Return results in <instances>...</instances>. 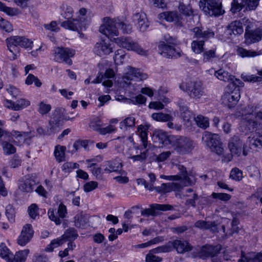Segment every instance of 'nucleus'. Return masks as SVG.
Here are the masks:
<instances>
[{
  "mask_svg": "<svg viewBox=\"0 0 262 262\" xmlns=\"http://www.w3.org/2000/svg\"><path fill=\"white\" fill-rule=\"evenodd\" d=\"M119 28L126 33H129L132 31L130 25L126 24L118 18L111 19L106 17L103 18V23L99 28V31L108 38H112L119 35Z\"/></svg>",
  "mask_w": 262,
  "mask_h": 262,
  "instance_id": "f257e3e1",
  "label": "nucleus"
},
{
  "mask_svg": "<svg viewBox=\"0 0 262 262\" xmlns=\"http://www.w3.org/2000/svg\"><path fill=\"white\" fill-rule=\"evenodd\" d=\"M244 23L245 26V43L250 45L259 41L262 38V29L257 28L253 29V23L246 17L244 18Z\"/></svg>",
  "mask_w": 262,
  "mask_h": 262,
  "instance_id": "f03ea898",
  "label": "nucleus"
},
{
  "mask_svg": "<svg viewBox=\"0 0 262 262\" xmlns=\"http://www.w3.org/2000/svg\"><path fill=\"white\" fill-rule=\"evenodd\" d=\"M202 140L211 151L219 156L224 153L222 143L219 135L205 132L202 136Z\"/></svg>",
  "mask_w": 262,
  "mask_h": 262,
  "instance_id": "7ed1b4c3",
  "label": "nucleus"
},
{
  "mask_svg": "<svg viewBox=\"0 0 262 262\" xmlns=\"http://www.w3.org/2000/svg\"><path fill=\"white\" fill-rule=\"evenodd\" d=\"M179 88L183 91L187 92L190 97L195 100L199 99L205 95L204 88L200 81L183 82Z\"/></svg>",
  "mask_w": 262,
  "mask_h": 262,
  "instance_id": "20e7f679",
  "label": "nucleus"
},
{
  "mask_svg": "<svg viewBox=\"0 0 262 262\" xmlns=\"http://www.w3.org/2000/svg\"><path fill=\"white\" fill-rule=\"evenodd\" d=\"M228 147L232 155L238 157L241 156L242 152L246 156L249 152L247 143H244L241 136L238 135H234L229 139Z\"/></svg>",
  "mask_w": 262,
  "mask_h": 262,
  "instance_id": "39448f33",
  "label": "nucleus"
},
{
  "mask_svg": "<svg viewBox=\"0 0 262 262\" xmlns=\"http://www.w3.org/2000/svg\"><path fill=\"white\" fill-rule=\"evenodd\" d=\"M170 144L180 154H185L191 151L194 146L189 139L181 136H172L170 138Z\"/></svg>",
  "mask_w": 262,
  "mask_h": 262,
  "instance_id": "423d86ee",
  "label": "nucleus"
},
{
  "mask_svg": "<svg viewBox=\"0 0 262 262\" xmlns=\"http://www.w3.org/2000/svg\"><path fill=\"white\" fill-rule=\"evenodd\" d=\"M199 6L206 14L211 16L218 17L225 12L221 3L215 0H200Z\"/></svg>",
  "mask_w": 262,
  "mask_h": 262,
  "instance_id": "0eeeda50",
  "label": "nucleus"
},
{
  "mask_svg": "<svg viewBox=\"0 0 262 262\" xmlns=\"http://www.w3.org/2000/svg\"><path fill=\"white\" fill-rule=\"evenodd\" d=\"M148 75L138 69L127 66L125 69V73L122 77L123 82L130 84L133 80L140 81L146 79Z\"/></svg>",
  "mask_w": 262,
  "mask_h": 262,
  "instance_id": "6e6552de",
  "label": "nucleus"
},
{
  "mask_svg": "<svg viewBox=\"0 0 262 262\" xmlns=\"http://www.w3.org/2000/svg\"><path fill=\"white\" fill-rule=\"evenodd\" d=\"M54 60L58 62H64L69 65L72 64V60L71 59L73 57L75 52L74 50L68 48L56 47L54 50Z\"/></svg>",
  "mask_w": 262,
  "mask_h": 262,
  "instance_id": "1a4fd4ad",
  "label": "nucleus"
},
{
  "mask_svg": "<svg viewBox=\"0 0 262 262\" xmlns=\"http://www.w3.org/2000/svg\"><path fill=\"white\" fill-rule=\"evenodd\" d=\"M115 41L119 46L128 50L134 51L142 55H146L147 54V51L144 50L141 48L137 42H134L129 38L123 37L117 38L115 39Z\"/></svg>",
  "mask_w": 262,
  "mask_h": 262,
  "instance_id": "9d476101",
  "label": "nucleus"
},
{
  "mask_svg": "<svg viewBox=\"0 0 262 262\" xmlns=\"http://www.w3.org/2000/svg\"><path fill=\"white\" fill-rule=\"evenodd\" d=\"M173 209V206L169 204H152L150 205V208L142 210L141 214L142 216L149 217L151 215L157 216L161 211H166Z\"/></svg>",
  "mask_w": 262,
  "mask_h": 262,
  "instance_id": "9b49d317",
  "label": "nucleus"
},
{
  "mask_svg": "<svg viewBox=\"0 0 262 262\" xmlns=\"http://www.w3.org/2000/svg\"><path fill=\"white\" fill-rule=\"evenodd\" d=\"M246 114L254 115L255 120L249 119L248 122L249 125L252 126L253 128H257L262 123V109L259 110L257 107L253 106H248L246 108Z\"/></svg>",
  "mask_w": 262,
  "mask_h": 262,
  "instance_id": "f8f14e48",
  "label": "nucleus"
},
{
  "mask_svg": "<svg viewBox=\"0 0 262 262\" xmlns=\"http://www.w3.org/2000/svg\"><path fill=\"white\" fill-rule=\"evenodd\" d=\"M158 48L160 53L164 57L173 58L181 56L179 50L173 46L167 45L164 42H160Z\"/></svg>",
  "mask_w": 262,
  "mask_h": 262,
  "instance_id": "ddd939ff",
  "label": "nucleus"
},
{
  "mask_svg": "<svg viewBox=\"0 0 262 262\" xmlns=\"http://www.w3.org/2000/svg\"><path fill=\"white\" fill-rule=\"evenodd\" d=\"M222 249V246L220 244L216 245H205L201 249L200 255L203 258L209 257L212 258L219 254Z\"/></svg>",
  "mask_w": 262,
  "mask_h": 262,
  "instance_id": "4468645a",
  "label": "nucleus"
},
{
  "mask_svg": "<svg viewBox=\"0 0 262 262\" xmlns=\"http://www.w3.org/2000/svg\"><path fill=\"white\" fill-rule=\"evenodd\" d=\"M239 98L240 94L237 91L225 93L222 97V102L224 105L231 108L237 104Z\"/></svg>",
  "mask_w": 262,
  "mask_h": 262,
  "instance_id": "2eb2a0df",
  "label": "nucleus"
},
{
  "mask_svg": "<svg viewBox=\"0 0 262 262\" xmlns=\"http://www.w3.org/2000/svg\"><path fill=\"white\" fill-rule=\"evenodd\" d=\"M34 231L30 224H26L23 227L20 235L17 239L18 245L24 246L30 242L32 238Z\"/></svg>",
  "mask_w": 262,
  "mask_h": 262,
  "instance_id": "dca6fc26",
  "label": "nucleus"
},
{
  "mask_svg": "<svg viewBox=\"0 0 262 262\" xmlns=\"http://www.w3.org/2000/svg\"><path fill=\"white\" fill-rule=\"evenodd\" d=\"M237 262H262V252H241V258Z\"/></svg>",
  "mask_w": 262,
  "mask_h": 262,
  "instance_id": "f3484780",
  "label": "nucleus"
},
{
  "mask_svg": "<svg viewBox=\"0 0 262 262\" xmlns=\"http://www.w3.org/2000/svg\"><path fill=\"white\" fill-rule=\"evenodd\" d=\"M169 251V248L167 246H161L151 250L146 255V262H161L162 258L155 255L161 252H167Z\"/></svg>",
  "mask_w": 262,
  "mask_h": 262,
  "instance_id": "a211bd4d",
  "label": "nucleus"
},
{
  "mask_svg": "<svg viewBox=\"0 0 262 262\" xmlns=\"http://www.w3.org/2000/svg\"><path fill=\"white\" fill-rule=\"evenodd\" d=\"M94 51L97 55L101 57L113 52V48L111 44L107 43L104 40H102L96 43Z\"/></svg>",
  "mask_w": 262,
  "mask_h": 262,
  "instance_id": "6ab92c4d",
  "label": "nucleus"
},
{
  "mask_svg": "<svg viewBox=\"0 0 262 262\" xmlns=\"http://www.w3.org/2000/svg\"><path fill=\"white\" fill-rule=\"evenodd\" d=\"M259 0H243L241 4L237 5L236 7L231 8L232 13H235L239 12L244 8H246V10H255L258 5Z\"/></svg>",
  "mask_w": 262,
  "mask_h": 262,
  "instance_id": "aec40b11",
  "label": "nucleus"
},
{
  "mask_svg": "<svg viewBox=\"0 0 262 262\" xmlns=\"http://www.w3.org/2000/svg\"><path fill=\"white\" fill-rule=\"evenodd\" d=\"M248 144V148L262 147V134L259 133H255L251 134L247 140V145Z\"/></svg>",
  "mask_w": 262,
  "mask_h": 262,
  "instance_id": "412c9836",
  "label": "nucleus"
},
{
  "mask_svg": "<svg viewBox=\"0 0 262 262\" xmlns=\"http://www.w3.org/2000/svg\"><path fill=\"white\" fill-rule=\"evenodd\" d=\"M182 185L179 183H163L160 186L156 187L155 189L157 192L167 193L171 191L178 190L182 188Z\"/></svg>",
  "mask_w": 262,
  "mask_h": 262,
  "instance_id": "4be33fe9",
  "label": "nucleus"
},
{
  "mask_svg": "<svg viewBox=\"0 0 262 262\" xmlns=\"http://www.w3.org/2000/svg\"><path fill=\"white\" fill-rule=\"evenodd\" d=\"M243 25L245 26L244 23V18L241 20H235L232 21L228 26V31L231 35H239L243 33L244 29Z\"/></svg>",
  "mask_w": 262,
  "mask_h": 262,
  "instance_id": "5701e85b",
  "label": "nucleus"
},
{
  "mask_svg": "<svg viewBox=\"0 0 262 262\" xmlns=\"http://www.w3.org/2000/svg\"><path fill=\"white\" fill-rule=\"evenodd\" d=\"M22 36H12L6 39L7 43V47L10 52L12 53L13 56L12 57V59H15L16 58V54L14 53L16 49L17 46H20V42L21 40Z\"/></svg>",
  "mask_w": 262,
  "mask_h": 262,
  "instance_id": "b1692460",
  "label": "nucleus"
},
{
  "mask_svg": "<svg viewBox=\"0 0 262 262\" xmlns=\"http://www.w3.org/2000/svg\"><path fill=\"white\" fill-rule=\"evenodd\" d=\"M194 33V38L197 39L202 38L203 40H206L209 38L213 37L214 33L210 29L204 30L202 27H195L193 29Z\"/></svg>",
  "mask_w": 262,
  "mask_h": 262,
  "instance_id": "393cba45",
  "label": "nucleus"
},
{
  "mask_svg": "<svg viewBox=\"0 0 262 262\" xmlns=\"http://www.w3.org/2000/svg\"><path fill=\"white\" fill-rule=\"evenodd\" d=\"M134 20L138 25L140 31L144 32L148 27V23L145 13H137L134 16Z\"/></svg>",
  "mask_w": 262,
  "mask_h": 262,
  "instance_id": "a878e982",
  "label": "nucleus"
},
{
  "mask_svg": "<svg viewBox=\"0 0 262 262\" xmlns=\"http://www.w3.org/2000/svg\"><path fill=\"white\" fill-rule=\"evenodd\" d=\"M172 245L179 253H183L192 250V247L185 241L179 239L174 240L172 242Z\"/></svg>",
  "mask_w": 262,
  "mask_h": 262,
  "instance_id": "bb28decb",
  "label": "nucleus"
},
{
  "mask_svg": "<svg viewBox=\"0 0 262 262\" xmlns=\"http://www.w3.org/2000/svg\"><path fill=\"white\" fill-rule=\"evenodd\" d=\"M194 226L201 229L210 230L212 232H217V224L215 222H206L199 220L195 222Z\"/></svg>",
  "mask_w": 262,
  "mask_h": 262,
  "instance_id": "cd10ccee",
  "label": "nucleus"
},
{
  "mask_svg": "<svg viewBox=\"0 0 262 262\" xmlns=\"http://www.w3.org/2000/svg\"><path fill=\"white\" fill-rule=\"evenodd\" d=\"M77 19H68L67 20L63 21L61 26L66 29H69L73 31H77L81 28L80 20Z\"/></svg>",
  "mask_w": 262,
  "mask_h": 262,
  "instance_id": "c85d7f7f",
  "label": "nucleus"
},
{
  "mask_svg": "<svg viewBox=\"0 0 262 262\" xmlns=\"http://www.w3.org/2000/svg\"><path fill=\"white\" fill-rule=\"evenodd\" d=\"M149 127V125L145 124L140 125L137 128V133L141 138L143 146L144 148H146L147 146V131Z\"/></svg>",
  "mask_w": 262,
  "mask_h": 262,
  "instance_id": "c756f323",
  "label": "nucleus"
},
{
  "mask_svg": "<svg viewBox=\"0 0 262 262\" xmlns=\"http://www.w3.org/2000/svg\"><path fill=\"white\" fill-rule=\"evenodd\" d=\"M155 139H157L160 144L163 145L170 144V138L172 136H168L166 133L162 130H155L154 133Z\"/></svg>",
  "mask_w": 262,
  "mask_h": 262,
  "instance_id": "7c9ffc66",
  "label": "nucleus"
},
{
  "mask_svg": "<svg viewBox=\"0 0 262 262\" xmlns=\"http://www.w3.org/2000/svg\"><path fill=\"white\" fill-rule=\"evenodd\" d=\"M35 185V182L34 180L26 179L20 181L18 188L24 192H30L33 191Z\"/></svg>",
  "mask_w": 262,
  "mask_h": 262,
  "instance_id": "2f4dec72",
  "label": "nucleus"
},
{
  "mask_svg": "<svg viewBox=\"0 0 262 262\" xmlns=\"http://www.w3.org/2000/svg\"><path fill=\"white\" fill-rule=\"evenodd\" d=\"M236 51L237 55L242 58L254 57L260 54V52L247 50L243 47H238Z\"/></svg>",
  "mask_w": 262,
  "mask_h": 262,
  "instance_id": "473e14b6",
  "label": "nucleus"
},
{
  "mask_svg": "<svg viewBox=\"0 0 262 262\" xmlns=\"http://www.w3.org/2000/svg\"><path fill=\"white\" fill-rule=\"evenodd\" d=\"M136 119L134 117L128 116L121 121L119 123V127L121 129L127 130L135 127Z\"/></svg>",
  "mask_w": 262,
  "mask_h": 262,
  "instance_id": "72a5a7b5",
  "label": "nucleus"
},
{
  "mask_svg": "<svg viewBox=\"0 0 262 262\" xmlns=\"http://www.w3.org/2000/svg\"><path fill=\"white\" fill-rule=\"evenodd\" d=\"M121 167L122 164L119 161H107V167L104 168V171L106 173L118 172L121 170Z\"/></svg>",
  "mask_w": 262,
  "mask_h": 262,
  "instance_id": "f704fd0d",
  "label": "nucleus"
},
{
  "mask_svg": "<svg viewBox=\"0 0 262 262\" xmlns=\"http://www.w3.org/2000/svg\"><path fill=\"white\" fill-rule=\"evenodd\" d=\"M214 75L218 79L225 82H230V80L233 78V75L223 69H220L215 71Z\"/></svg>",
  "mask_w": 262,
  "mask_h": 262,
  "instance_id": "c9c22d12",
  "label": "nucleus"
},
{
  "mask_svg": "<svg viewBox=\"0 0 262 262\" xmlns=\"http://www.w3.org/2000/svg\"><path fill=\"white\" fill-rule=\"evenodd\" d=\"M66 242L64 238L61 235L60 237L52 240L51 243L47 246L45 250L48 252H52L54 248L61 246Z\"/></svg>",
  "mask_w": 262,
  "mask_h": 262,
  "instance_id": "e433bc0d",
  "label": "nucleus"
},
{
  "mask_svg": "<svg viewBox=\"0 0 262 262\" xmlns=\"http://www.w3.org/2000/svg\"><path fill=\"white\" fill-rule=\"evenodd\" d=\"M29 249L19 251L14 255V258L11 260L12 262H25L27 257L29 253Z\"/></svg>",
  "mask_w": 262,
  "mask_h": 262,
  "instance_id": "4c0bfd02",
  "label": "nucleus"
},
{
  "mask_svg": "<svg viewBox=\"0 0 262 262\" xmlns=\"http://www.w3.org/2000/svg\"><path fill=\"white\" fill-rule=\"evenodd\" d=\"M62 235L66 241H74L78 236L76 230L74 228H68Z\"/></svg>",
  "mask_w": 262,
  "mask_h": 262,
  "instance_id": "58836bf2",
  "label": "nucleus"
},
{
  "mask_svg": "<svg viewBox=\"0 0 262 262\" xmlns=\"http://www.w3.org/2000/svg\"><path fill=\"white\" fill-rule=\"evenodd\" d=\"M204 40H194L191 42V47L192 51L196 54H200L203 51L205 43Z\"/></svg>",
  "mask_w": 262,
  "mask_h": 262,
  "instance_id": "ea45409f",
  "label": "nucleus"
},
{
  "mask_svg": "<svg viewBox=\"0 0 262 262\" xmlns=\"http://www.w3.org/2000/svg\"><path fill=\"white\" fill-rule=\"evenodd\" d=\"M0 11L4 12L7 15L13 16L20 13L17 8L7 7L4 4L0 1Z\"/></svg>",
  "mask_w": 262,
  "mask_h": 262,
  "instance_id": "a19ab883",
  "label": "nucleus"
},
{
  "mask_svg": "<svg viewBox=\"0 0 262 262\" xmlns=\"http://www.w3.org/2000/svg\"><path fill=\"white\" fill-rule=\"evenodd\" d=\"M151 117L157 121L166 122L172 120V117L171 115L163 113H153Z\"/></svg>",
  "mask_w": 262,
  "mask_h": 262,
  "instance_id": "79ce46f5",
  "label": "nucleus"
},
{
  "mask_svg": "<svg viewBox=\"0 0 262 262\" xmlns=\"http://www.w3.org/2000/svg\"><path fill=\"white\" fill-rule=\"evenodd\" d=\"M161 18H163L167 21L172 22L178 20V14L176 12H165L159 14Z\"/></svg>",
  "mask_w": 262,
  "mask_h": 262,
  "instance_id": "37998d69",
  "label": "nucleus"
},
{
  "mask_svg": "<svg viewBox=\"0 0 262 262\" xmlns=\"http://www.w3.org/2000/svg\"><path fill=\"white\" fill-rule=\"evenodd\" d=\"M195 122L197 125L200 128L206 129L209 125V120L208 118L199 115L194 118Z\"/></svg>",
  "mask_w": 262,
  "mask_h": 262,
  "instance_id": "c03bdc74",
  "label": "nucleus"
},
{
  "mask_svg": "<svg viewBox=\"0 0 262 262\" xmlns=\"http://www.w3.org/2000/svg\"><path fill=\"white\" fill-rule=\"evenodd\" d=\"M65 150L66 147L64 146H60L59 145L55 146L54 156L58 162H60L63 161Z\"/></svg>",
  "mask_w": 262,
  "mask_h": 262,
  "instance_id": "a18cd8bd",
  "label": "nucleus"
},
{
  "mask_svg": "<svg viewBox=\"0 0 262 262\" xmlns=\"http://www.w3.org/2000/svg\"><path fill=\"white\" fill-rule=\"evenodd\" d=\"M2 145L5 155H9L16 152V148L7 141H3L2 143Z\"/></svg>",
  "mask_w": 262,
  "mask_h": 262,
  "instance_id": "49530a36",
  "label": "nucleus"
},
{
  "mask_svg": "<svg viewBox=\"0 0 262 262\" xmlns=\"http://www.w3.org/2000/svg\"><path fill=\"white\" fill-rule=\"evenodd\" d=\"M88 223L87 218L83 215L77 214L75 216V226L81 228L84 227Z\"/></svg>",
  "mask_w": 262,
  "mask_h": 262,
  "instance_id": "de8ad7c7",
  "label": "nucleus"
},
{
  "mask_svg": "<svg viewBox=\"0 0 262 262\" xmlns=\"http://www.w3.org/2000/svg\"><path fill=\"white\" fill-rule=\"evenodd\" d=\"M125 57L124 51L122 49L117 50L115 53L114 60L116 64H121L123 63Z\"/></svg>",
  "mask_w": 262,
  "mask_h": 262,
  "instance_id": "09e8293b",
  "label": "nucleus"
},
{
  "mask_svg": "<svg viewBox=\"0 0 262 262\" xmlns=\"http://www.w3.org/2000/svg\"><path fill=\"white\" fill-rule=\"evenodd\" d=\"M179 169L182 170V175L183 176L184 180L185 181L186 185H191L195 182L193 177L190 175L188 176L185 168L183 166H179Z\"/></svg>",
  "mask_w": 262,
  "mask_h": 262,
  "instance_id": "8fccbe9b",
  "label": "nucleus"
},
{
  "mask_svg": "<svg viewBox=\"0 0 262 262\" xmlns=\"http://www.w3.org/2000/svg\"><path fill=\"white\" fill-rule=\"evenodd\" d=\"M30 105V101L26 99H20L17 100L14 107V111H19Z\"/></svg>",
  "mask_w": 262,
  "mask_h": 262,
  "instance_id": "3c124183",
  "label": "nucleus"
},
{
  "mask_svg": "<svg viewBox=\"0 0 262 262\" xmlns=\"http://www.w3.org/2000/svg\"><path fill=\"white\" fill-rule=\"evenodd\" d=\"M181 116L185 121H189L191 118V113L188 110L187 106L182 105L180 107Z\"/></svg>",
  "mask_w": 262,
  "mask_h": 262,
  "instance_id": "603ef678",
  "label": "nucleus"
},
{
  "mask_svg": "<svg viewBox=\"0 0 262 262\" xmlns=\"http://www.w3.org/2000/svg\"><path fill=\"white\" fill-rule=\"evenodd\" d=\"M230 177L235 181H241L243 179V172L237 168H234L230 172Z\"/></svg>",
  "mask_w": 262,
  "mask_h": 262,
  "instance_id": "864d4df0",
  "label": "nucleus"
},
{
  "mask_svg": "<svg viewBox=\"0 0 262 262\" xmlns=\"http://www.w3.org/2000/svg\"><path fill=\"white\" fill-rule=\"evenodd\" d=\"M51 110V106L43 102H41L38 104V111L42 115L48 114Z\"/></svg>",
  "mask_w": 262,
  "mask_h": 262,
  "instance_id": "5fc2aeb1",
  "label": "nucleus"
},
{
  "mask_svg": "<svg viewBox=\"0 0 262 262\" xmlns=\"http://www.w3.org/2000/svg\"><path fill=\"white\" fill-rule=\"evenodd\" d=\"M212 198L214 199H219L221 201L226 202L231 199V195L225 193L213 192L211 194Z\"/></svg>",
  "mask_w": 262,
  "mask_h": 262,
  "instance_id": "6e6d98bb",
  "label": "nucleus"
},
{
  "mask_svg": "<svg viewBox=\"0 0 262 262\" xmlns=\"http://www.w3.org/2000/svg\"><path fill=\"white\" fill-rule=\"evenodd\" d=\"M65 110L63 108H58L55 110L54 114L57 118V120L59 121L60 119H64L69 120L71 119L70 117L64 115Z\"/></svg>",
  "mask_w": 262,
  "mask_h": 262,
  "instance_id": "4d7b16f0",
  "label": "nucleus"
},
{
  "mask_svg": "<svg viewBox=\"0 0 262 262\" xmlns=\"http://www.w3.org/2000/svg\"><path fill=\"white\" fill-rule=\"evenodd\" d=\"M6 215L10 222H13L15 218L14 209L11 205H8L6 208Z\"/></svg>",
  "mask_w": 262,
  "mask_h": 262,
  "instance_id": "13d9d810",
  "label": "nucleus"
},
{
  "mask_svg": "<svg viewBox=\"0 0 262 262\" xmlns=\"http://www.w3.org/2000/svg\"><path fill=\"white\" fill-rule=\"evenodd\" d=\"M179 10L182 14L186 16H191L193 14L192 8L189 5L181 4L179 6Z\"/></svg>",
  "mask_w": 262,
  "mask_h": 262,
  "instance_id": "bf43d9fd",
  "label": "nucleus"
},
{
  "mask_svg": "<svg viewBox=\"0 0 262 262\" xmlns=\"http://www.w3.org/2000/svg\"><path fill=\"white\" fill-rule=\"evenodd\" d=\"M0 28L8 32L13 30L12 25L9 21L2 18H0Z\"/></svg>",
  "mask_w": 262,
  "mask_h": 262,
  "instance_id": "052dcab7",
  "label": "nucleus"
},
{
  "mask_svg": "<svg viewBox=\"0 0 262 262\" xmlns=\"http://www.w3.org/2000/svg\"><path fill=\"white\" fill-rule=\"evenodd\" d=\"M28 211L30 216L33 219H35L39 215L38 207L35 204H33L30 206Z\"/></svg>",
  "mask_w": 262,
  "mask_h": 262,
  "instance_id": "680f3d73",
  "label": "nucleus"
},
{
  "mask_svg": "<svg viewBox=\"0 0 262 262\" xmlns=\"http://www.w3.org/2000/svg\"><path fill=\"white\" fill-rule=\"evenodd\" d=\"M102 123L100 119L96 118L90 122V127L94 130L99 132Z\"/></svg>",
  "mask_w": 262,
  "mask_h": 262,
  "instance_id": "e2e57ef3",
  "label": "nucleus"
},
{
  "mask_svg": "<svg viewBox=\"0 0 262 262\" xmlns=\"http://www.w3.org/2000/svg\"><path fill=\"white\" fill-rule=\"evenodd\" d=\"M79 164L71 162L64 163L62 166L63 170L70 172L72 169L78 168Z\"/></svg>",
  "mask_w": 262,
  "mask_h": 262,
  "instance_id": "0e129e2a",
  "label": "nucleus"
},
{
  "mask_svg": "<svg viewBox=\"0 0 262 262\" xmlns=\"http://www.w3.org/2000/svg\"><path fill=\"white\" fill-rule=\"evenodd\" d=\"M203 60L204 61H209L212 58H215V50L212 49L204 52L203 53Z\"/></svg>",
  "mask_w": 262,
  "mask_h": 262,
  "instance_id": "69168bd1",
  "label": "nucleus"
},
{
  "mask_svg": "<svg viewBox=\"0 0 262 262\" xmlns=\"http://www.w3.org/2000/svg\"><path fill=\"white\" fill-rule=\"evenodd\" d=\"M98 183L96 182L91 181L86 183L83 186L84 190L85 192H90L96 188Z\"/></svg>",
  "mask_w": 262,
  "mask_h": 262,
  "instance_id": "338daca9",
  "label": "nucleus"
},
{
  "mask_svg": "<svg viewBox=\"0 0 262 262\" xmlns=\"http://www.w3.org/2000/svg\"><path fill=\"white\" fill-rule=\"evenodd\" d=\"M21 160L17 156L14 155L10 161V166L12 168H16L20 166Z\"/></svg>",
  "mask_w": 262,
  "mask_h": 262,
  "instance_id": "774afa93",
  "label": "nucleus"
}]
</instances>
